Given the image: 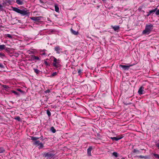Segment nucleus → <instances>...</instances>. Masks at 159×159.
Returning a JSON list of instances; mask_svg holds the SVG:
<instances>
[{
	"label": "nucleus",
	"mask_w": 159,
	"mask_h": 159,
	"mask_svg": "<svg viewBox=\"0 0 159 159\" xmlns=\"http://www.w3.org/2000/svg\"><path fill=\"white\" fill-rule=\"evenodd\" d=\"M155 14L156 15H159V9L156 10L155 11Z\"/></svg>",
	"instance_id": "obj_33"
},
{
	"label": "nucleus",
	"mask_w": 159,
	"mask_h": 159,
	"mask_svg": "<svg viewBox=\"0 0 159 159\" xmlns=\"http://www.w3.org/2000/svg\"><path fill=\"white\" fill-rule=\"evenodd\" d=\"M158 141L159 142V139L158 140Z\"/></svg>",
	"instance_id": "obj_53"
},
{
	"label": "nucleus",
	"mask_w": 159,
	"mask_h": 159,
	"mask_svg": "<svg viewBox=\"0 0 159 159\" xmlns=\"http://www.w3.org/2000/svg\"><path fill=\"white\" fill-rule=\"evenodd\" d=\"M154 156L156 158H159V155L157 154H154Z\"/></svg>",
	"instance_id": "obj_36"
},
{
	"label": "nucleus",
	"mask_w": 159,
	"mask_h": 159,
	"mask_svg": "<svg viewBox=\"0 0 159 159\" xmlns=\"http://www.w3.org/2000/svg\"><path fill=\"white\" fill-rule=\"evenodd\" d=\"M12 10L13 11L21 14L22 16H29L30 14L29 10L26 9H20L17 7H12Z\"/></svg>",
	"instance_id": "obj_1"
},
{
	"label": "nucleus",
	"mask_w": 159,
	"mask_h": 159,
	"mask_svg": "<svg viewBox=\"0 0 159 159\" xmlns=\"http://www.w3.org/2000/svg\"><path fill=\"white\" fill-rule=\"evenodd\" d=\"M147 157L146 156H143L140 155L139 156V158L141 159L142 158H146Z\"/></svg>",
	"instance_id": "obj_34"
},
{
	"label": "nucleus",
	"mask_w": 159,
	"mask_h": 159,
	"mask_svg": "<svg viewBox=\"0 0 159 159\" xmlns=\"http://www.w3.org/2000/svg\"><path fill=\"white\" fill-rule=\"evenodd\" d=\"M111 139L113 140H115L116 141L118 140V138H117V137H111Z\"/></svg>",
	"instance_id": "obj_28"
},
{
	"label": "nucleus",
	"mask_w": 159,
	"mask_h": 159,
	"mask_svg": "<svg viewBox=\"0 0 159 159\" xmlns=\"http://www.w3.org/2000/svg\"><path fill=\"white\" fill-rule=\"evenodd\" d=\"M51 32H53V30H52V31H51Z\"/></svg>",
	"instance_id": "obj_50"
},
{
	"label": "nucleus",
	"mask_w": 159,
	"mask_h": 159,
	"mask_svg": "<svg viewBox=\"0 0 159 159\" xmlns=\"http://www.w3.org/2000/svg\"><path fill=\"white\" fill-rule=\"evenodd\" d=\"M48 60V59H46V60Z\"/></svg>",
	"instance_id": "obj_51"
},
{
	"label": "nucleus",
	"mask_w": 159,
	"mask_h": 159,
	"mask_svg": "<svg viewBox=\"0 0 159 159\" xmlns=\"http://www.w3.org/2000/svg\"><path fill=\"white\" fill-rule=\"evenodd\" d=\"M103 2H105L106 1V0H102Z\"/></svg>",
	"instance_id": "obj_48"
},
{
	"label": "nucleus",
	"mask_w": 159,
	"mask_h": 159,
	"mask_svg": "<svg viewBox=\"0 0 159 159\" xmlns=\"http://www.w3.org/2000/svg\"><path fill=\"white\" fill-rule=\"evenodd\" d=\"M0 68H4V66L2 64V63H0Z\"/></svg>",
	"instance_id": "obj_39"
},
{
	"label": "nucleus",
	"mask_w": 159,
	"mask_h": 159,
	"mask_svg": "<svg viewBox=\"0 0 159 159\" xmlns=\"http://www.w3.org/2000/svg\"><path fill=\"white\" fill-rule=\"evenodd\" d=\"M52 159H54V158H53Z\"/></svg>",
	"instance_id": "obj_54"
},
{
	"label": "nucleus",
	"mask_w": 159,
	"mask_h": 159,
	"mask_svg": "<svg viewBox=\"0 0 159 159\" xmlns=\"http://www.w3.org/2000/svg\"><path fill=\"white\" fill-rule=\"evenodd\" d=\"M5 151L4 148L2 147H0V153H3Z\"/></svg>",
	"instance_id": "obj_17"
},
{
	"label": "nucleus",
	"mask_w": 159,
	"mask_h": 159,
	"mask_svg": "<svg viewBox=\"0 0 159 159\" xmlns=\"http://www.w3.org/2000/svg\"><path fill=\"white\" fill-rule=\"evenodd\" d=\"M1 27H2V26H1Z\"/></svg>",
	"instance_id": "obj_52"
},
{
	"label": "nucleus",
	"mask_w": 159,
	"mask_h": 159,
	"mask_svg": "<svg viewBox=\"0 0 159 159\" xmlns=\"http://www.w3.org/2000/svg\"><path fill=\"white\" fill-rule=\"evenodd\" d=\"M133 152L134 153H139V151L137 149H133Z\"/></svg>",
	"instance_id": "obj_35"
},
{
	"label": "nucleus",
	"mask_w": 159,
	"mask_h": 159,
	"mask_svg": "<svg viewBox=\"0 0 159 159\" xmlns=\"http://www.w3.org/2000/svg\"><path fill=\"white\" fill-rule=\"evenodd\" d=\"M111 27L115 31H117L120 29V27L118 25L111 26Z\"/></svg>",
	"instance_id": "obj_12"
},
{
	"label": "nucleus",
	"mask_w": 159,
	"mask_h": 159,
	"mask_svg": "<svg viewBox=\"0 0 159 159\" xmlns=\"http://www.w3.org/2000/svg\"><path fill=\"white\" fill-rule=\"evenodd\" d=\"M50 92V91L49 89H48L46 91V93H49Z\"/></svg>",
	"instance_id": "obj_43"
},
{
	"label": "nucleus",
	"mask_w": 159,
	"mask_h": 159,
	"mask_svg": "<svg viewBox=\"0 0 159 159\" xmlns=\"http://www.w3.org/2000/svg\"><path fill=\"white\" fill-rule=\"evenodd\" d=\"M40 143L39 141H34V144L35 145H39Z\"/></svg>",
	"instance_id": "obj_31"
},
{
	"label": "nucleus",
	"mask_w": 159,
	"mask_h": 159,
	"mask_svg": "<svg viewBox=\"0 0 159 159\" xmlns=\"http://www.w3.org/2000/svg\"><path fill=\"white\" fill-rule=\"evenodd\" d=\"M55 11L57 12H59V8L57 5H55Z\"/></svg>",
	"instance_id": "obj_19"
},
{
	"label": "nucleus",
	"mask_w": 159,
	"mask_h": 159,
	"mask_svg": "<svg viewBox=\"0 0 159 159\" xmlns=\"http://www.w3.org/2000/svg\"><path fill=\"white\" fill-rule=\"evenodd\" d=\"M71 33L73 34L77 35L78 34V32L74 30L72 28L70 29Z\"/></svg>",
	"instance_id": "obj_13"
},
{
	"label": "nucleus",
	"mask_w": 159,
	"mask_h": 159,
	"mask_svg": "<svg viewBox=\"0 0 159 159\" xmlns=\"http://www.w3.org/2000/svg\"><path fill=\"white\" fill-rule=\"evenodd\" d=\"M78 73L79 75H81L82 73V71H83V70L82 69L80 68L79 69H78Z\"/></svg>",
	"instance_id": "obj_16"
},
{
	"label": "nucleus",
	"mask_w": 159,
	"mask_h": 159,
	"mask_svg": "<svg viewBox=\"0 0 159 159\" xmlns=\"http://www.w3.org/2000/svg\"><path fill=\"white\" fill-rule=\"evenodd\" d=\"M112 155L113 156H114L116 157H117L118 156V154L116 152H113L112 153Z\"/></svg>",
	"instance_id": "obj_27"
},
{
	"label": "nucleus",
	"mask_w": 159,
	"mask_h": 159,
	"mask_svg": "<svg viewBox=\"0 0 159 159\" xmlns=\"http://www.w3.org/2000/svg\"><path fill=\"white\" fill-rule=\"evenodd\" d=\"M0 57L3 58L4 57L6 58V56L4 53L0 52Z\"/></svg>",
	"instance_id": "obj_20"
},
{
	"label": "nucleus",
	"mask_w": 159,
	"mask_h": 159,
	"mask_svg": "<svg viewBox=\"0 0 159 159\" xmlns=\"http://www.w3.org/2000/svg\"><path fill=\"white\" fill-rule=\"evenodd\" d=\"M44 64L46 66H50V65L49 64H48V62L45 60L44 62Z\"/></svg>",
	"instance_id": "obj_37"
},
{
	"label": "nucleus",
	"mask_w": 159,
	"mask_h": 159,
	"mask_svg": "<svg viewBox=\"0 0 159 159\" xmlns=\"http://www.w3.org/2000/svg\"><path fill=\"white\" fill-rule=\"evenodd\" d=\"M16 3L20 5H22L24 4L23 2L20 0H16Z\"/></svg>",
	"instance_id": "obj_15"
},
{
	"label": "nucleus",
	"mask_w": 159,
	"mask_h": 159,
	"mask_svg": "<svg viewBox=\"0 0 159 159\" xmlns=\"http://www.w3.org/2000/svg\"><path fill=\"white\" fill-rule=\"evenodd\" d=\"M156 146L157 147L158 149H159V143H157L156 144Z\"/></svg>",
	"instance_id": "obj_42"
},
{
	"label": "nucleus",
	"mask_w": 159,
	"mask_h": 159,
	"mask_svg": "<svg viewBox=\"0 0 159 159\" xmlns=\"http://www.w3.org/2000/svg\"><path fill=\"white\" fill-rule=\"evenodd\" d=\"M133 65H120L119 66L122 67L123 70H128L129 67L133 66Z\"/></svg>",
	"instance_id": "obj_6"
},
{
	"label": "nucleus",
	"mask_w": 159,
	"mask_h": 159,
	"mask_svg": "<svg viewBox=\"0 0 159 159\" xmlns=\"http://www.w3.org/2000/svg\"><path fill=\"white\" fill-rule=\"evenodd\" d=\"M55 155V154L53 153L52 152H50L44 153L43 156L45 157H46L47 158H50V159H51Z\"/></svg>",
	"instance_id": "obj_3"
},
{
	"label": "nucleus",
	"mask_w": 159,
	"mask_h": 159,
	"mask_svg": "<svg viewBox=\"0 0 159 159\" xmlns=\"http://www.w3.org/2000/svg\"><path fill=\"white\" fill-rule=\"evenodd\" d=\"M5 38H7V37H8L10 39H12V36L11 35L9 34H6L5 35Z\"/></svg>",
	"instance_id": "obj_18"
},
{
	"label": "nucleus",
	"mask_w": 159,
	"mask_h": 159,
	"mask_svg": "<svg viewBox=\"0 0 159 159\" xmlns=\"http://www.w3.org/2000/svg\"><path fill=\"white\" fill-rule=\"evenodd\" d=\"M30 60L32 61H36V60L39 61L40 60V59L39 57L38 56H35L34 55H30Z\"/></svg>",
	"instance_id": "obj_5"
},
{
	"label": "nucleus",
	"mask_w": 159,
	"mask_h": 159,
	"mask_svg": "<svg viewBox=\"0 0 159 159\" xmlns=\"http://www.w3.org/2000/svg\"><path fill=\"white\" fill-rule=\"evenodd\" d=\"M33 69L34 72L37 74H38L40 72V70L34 68Z\"/></svg>",
	"instance_id": "obj_22"
},
{
	"label": "nucleus",
	"mask_w": 159,
	"mask_h": 159,
	"mask_svg": "<svg viewBox=\"0 0 159 159\" xmlns=\"http://www.w3.org/2000/svg\"><path fill=\"white\" fill-rule=\"evenodd\" d=\"M53 57L54 59L53 65L54 66L57 67L58 66V65H59L60 62V60L59 59H57L54 57Z\"/></svg>",
	"instance_id": "obj_4"
},
{
	"label": "nucleus",
	"mask_w": 159,
	"mask_h": 159,
	"mask_svg": "<svg viewBox=\"0 0 159 159\" xmlns=\"http://www.w3.org/2000/svg\"><path fill=\"white\" fill-rule=\"evenodd\" d=\"M144 87L143 86H141L139 88L138 92L139 95H141L143 94V92L144 91Z\"/></svg>",
	"instance_id": "obj_10"
},
{
	"label": "nucleus",
	"mask_w": 159,
	"mask_h": 159,
	"mask_svg": "<svg viewBox=\"0 0 159 159\" xmlns=\"http://www.w3.org/2000/svg\"><path fill=\"white\" fill-rule=\"evenodd\" d=\"M42 16H34L30 17L31 20L37 22H39Z\"/></svg>",
	"instance_id": "obj_8"
},
{
	"label": "nucleus",
	"mask_w": 159,
	"mask_h": 159,
	"mask_svg": "<svg viewBox=\"0 0 159 159\" xmlns=\"http://www.w3.org/2000/svg\"><path fill=\"white\" fill-rule=\"evenodd\" d=\"M39 139V137H36L33 136H32L31 137V139L33 141H36L38 139Z\"/></svg>",
	"instance_id": "obj_21"
},
{
	"label": "nucleus",
	"mask_w": 159,
	"mask_h": 159,
	"mask_svg": "<svg viewBox=\"0 0 159 159\" xmlns=\"http://www.w3.org/2000/svg\"><path fill=\"white\" fill-rule=\"evenodd\" d=\"M118 138V140H120L124 137L123 135H118L117 136Z\"/></svg>",
	"instance_id": "obj_30"
},
{
	"label": "nucleus",
	"mask_w": 159,
	"mask_h": 159,
	"mask_svg": "<svg viewBox=\"0 0 159 159\" xmlns=\"http://www.w3.org/2000/svg\"><path fill=\"white\" fill-rule=\"evenodd\" d=\"M46 111H47V114L48 115V116L50 117L51 116V112L48 110H47Z\"/></svg>",
	"instance_id": "obj_29"
},
{
	"label": "nucleus",
	"mask_w": 159,
	"mask_h": 159,
	"mask_svg": "<svg viewBox=\"0 0 159 159\" xmlns=\"http://www.w3.org/2000/svg\"><path fill=\"white\" fill-rule=\"evenodd\" d=\"M50 130L53 133H55L56 132V130L55 129L53 126H52L51 127Z\"/></svg>",
	"instance_id": "obj_23"
},
{
	"label": "nucleus",
	"mask_w": 159,
	"mask_h": 159,
	"mask_svg": "<svg viewBox=\"0 0 159 159\" xmlns=\"http://www.w3.org/2000/svg\"><path fill=\"white\" fill-rule=\"evenodd\" d=\"M42 55H46V53L44 52L42 54Z\"/></svg>",
	"instance_id": "obj_45"
},
{
	"label": "nucleus",
	"mask_w": 159,
	"mask_h": 159,
	"mask_svg": "<svg viewBox=\"0 0 159 159\" xmlns=\"http://www.w3.org/2000/svg\"><path fill=\"white\" fill-rule=\"evenodd\" d=\"M57 74V72H54L52 73L49 76L50 77H52L55 76H56Z\"/></svg>",
	"instance_id": "obj_24"
},
{
	"label": "nucleus",
	"mask_w": 159,
	"mask_h": 159,
	"mask_svg": "<svg viewBox=\"0 0 159 159\" xmlns=\"http://www.w3.org/2000/svg\"><path fill=\"white\" fill-rule=\"evenodd\" d=\"M153 27V25L151 23L146 24L144 30L142 32V34L146 35L149 34L152 30Z\"/></svg>",
	"instance_id": "obj_2"
},
{
	"label": "nucleus",
	"mask_w": 159,
	"mask_h": 159,
	"mask_svg": "<svg viewBox=\"0 0 159 159\" xmlns=\"http://www.w3.org/2000/svg\"><path fill=\"white\" fill-rule=\"evenodd\" d=\"M39 145V148H43V145L41 143H40Z\"/></svg>",
	"instance_id": "obj_38"
},
{
	"label": "nucleus",
	"mask_w": 159,
	"mask_h": 159,
	"mask_svg": "<svg viewBox=\"0 0 159 159\" xmlns=\"http://www.w3.org/2000/svg\"><path fill=\"white\" fill-rule=\"evenodd\" d=\"M1 85L5 89H8L9 88V87L7 85L3 84H1Z\"/></svg>",
	"instance_id": "obj_25"
},
{
	"label": "nucleus",
	"mask_w": 159,
	"mask_h": 159,
	"mask_svg": "<svg viewBox=\"0 0 159 159\" xmlns=\"http://www.w3.org/2000/svg\"><path fill=\"white\" fill-rule=\"evenodd\" d=\"M17 90L20 92L21 93H23V92L22 90L21 89H17Z\"/></svg>",
	"instance_id": "obj_40"
},
{
	"label": "nucleus",
	"mask_w": 159,
	"mask_h": 159,
	"mask_svg": "<svg viewBox=\"0 0 159 159\" xmlns=\"http://www.w3.org/2000/svg\"><path fill=\"white\" fill-rule=\"evenodd\" d=\"M92 146H90L87 149V153L89 156H91V151L92 150Z\"/></svg>",
	"instance_id": "obj_11"
},
{
	"label": "nucleus",
	"mask_w": 159,
	"mask_h": 159,
	"mask_svg": "<svg viewBox=\"0 0 159 159\" xmlns=\"http://www.w3.org/2000/svg\"><path fill=\"white\" fill-rule=\"evenodd\" d=\"M54 50L56 52V53L59 54L60 52H62V49L60 46H57L55 47Z\"/></svg>",
	"instance_id": "obj_7"
},
{
	"label": "nucleus",
	"mask_w": 159,
	"mask_h": 159,
	"mask_svg": "<svg viewBox=\"0 0 159 159\" xmlns=\"http://www.w3.org/2000/svg\"><path fill=\"white\" fill-rule=\"evenodd\" d=\"M46 50L45 49L43 50L42 51L43 52H44Z\"/></svg>",
	"instance_id": "obj_47"
},
{
	"label": "nucleus",
	"mask_w": 159,
	"mask_h": 159,
	"mask_svg": "<svg viewBox=\"0 0 159 159\" xmlns=\"http://www.w3.org/2000/svg\"><path fill=\"white\" fill-rule=\"evenodd\" d=\"M121 159H125L124 158H122Z\"/></svg>",
	"instance_id": "obj_49"
},
{
	"label": "nucleus",
	"mask_w": 159,
	"mask_h": 159,
	"mask_svg": "<svg viewBox=\"0 0 159 159\" xmlns=\"http://www.w3.org/2000/svg\"><path fill=\"white\" fill-rule=\"evenodd\" d=\"M15 119L18 121H20V118L19 116H16L15 118Z\"/></svg>",
	"instance_id": "obj_32"
},
{
	"label": "nucleus",
	"mask_w": 159,
	"mask_h": 159,
	"mask_svg": "<svg viewBox=\"0 0 159 159\" xmlns=\"http://www.w3.org/2000/svg\"><path fill=\"white\" fill-rule=\"evenodd\" d=\"M3 7V6L1 4H0V10H1Z\"/></svg>",
	"instance_id": "obj_44"
},
{
	"label": "nucleus",
	"mask_w": 159,
	"mask_h": 159,
	"mask_svg": "<svg viewBox=\"0 0 159 159\" xmlns=\"http://www.w3.org/2000/svg\"><path fill=\"white\" fill-rule=\"evenodd\" d=\"M8 48H6L5 49L6 51L7 52H9V50H8Z\"/></svg>",
	"instance_id": "obj_41"
},
{
	"label": "nucleus",
	"mask_w": 159,
	"mask_h": 159,
	"mask_svg": "<svg viewBox=\"0 0 159 159\" xmlns=\"http://www.w3.org/2000/svg\"><path fill=\"white\" fill-rule=\"evenodd\" d=\"M11 92L12 93L15 94V95L19 96V93H18L15 90H12L11 91Z\"/></svg>",
	"instance_id": "obj_26"
},
{
	"label": "nucleus",
	"mask_w": 159,
	"mask_h": 159,
	"mask_svg": "<svg viewBox=\"0 0 159 159\" xmlns=\"http://www.w3.org/2000/svg\"><path fill=\"white\" fill-rule=\"evenodd\" d=\"M6 48V46L5 45L2 44L0 45V51L5 49Z\"/></svg>",
	"instance_id": "obj_14"
},
{
	"label": "nucleus",
	"mask_w": 159,
	"mask_h": 159,
	"mask_svg": "<svg viewBox=\"0 0 159 159\" xmlns=\"http://www.w3.org/2000/svg\"><path fill=\"white\" fill-rule=\"evenodd\" d=\"M40 0V2L41 3H43V1H41V0Z\"/></svg>",
	"instance_id": "obj_46"
},
{
	"label": "nucleus",
	"mask_w": 159,
	"mask_h": 159,
	"mask_svg": "<svg viewBox=\"0 0 159 159\" xmlns=\"http://www.w3.org/2000/svg\"><path fill=\"white\" fill-rule=\"evenodd\" d=\"M156 10H157V8H156L154 9H153L152 10H151L149 12H147V13L148 14L146 15L147 17H148L149 16V15H151V14L153 15L154 13L155 12V11Z\"/></svg>",
	"instance_id": "obj_9"
}]
</instances>
